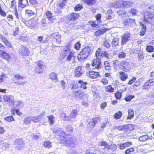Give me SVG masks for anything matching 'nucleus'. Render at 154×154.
Returning <instances> with one entry per match:
<instances>
[{
	"mask_svg": "<svg viewBox=\"0 0 154 154\" xmlns=\"http://www.w3.org/2000/svg\"><path fill=\"white\" fill-rule=\"evenodd\" d=\"M134 129V125L131 124L125 125V131H130L133 130Z\"/></svg>",
	"mask_w": 154,
	"mask_h": 154,
	"instance_id": "34",
	"label": "nucleus"
},
{
	"mask_svg": "<svg viewBox=\"0 0 154 154\" xmlns=\"http://www.w3.org/2000/svg\"><path fill=\"white\" fill-rule=\"evenodd\" d=\"M112 44L115 46H117L119 44V39L117 38H113L112 42Z\"/></svg>",
	"mask_w": 154,
	"mask_h": 154,
	"instance_id": "59",
	"label": "nucleus"
},
{
	"mask_svg": "<svg viewBox=\"0 0 154 154\" xmlns=\"http://www.w3.org/2000/svg\"><path fill=\"white\" fill-rule=\"evenodd\" d=\"M78 115V111L76 109H72L69 116V119L75 118Z\"/></svg>",
	"mask_w": 154,
	"mask_h": 154,
	"instance_id": "25",
	"label": "nucleus"
},
{
	"mask_svg": "<svg viewBox=\"0 0 154 154\" xmlns=\"http://www.w3.org/2000/svg\"><path fill=\"white\" fill-rule=\"evenodd\" d=\"M126 56V53L123 51L119 52L118 55V57L119 59H124L125 57Z\"/></svg>",
	"mask_w": 154,
	"mask_h": 154,
	"instance_id": "49",
	"label": "nucleus"
},
{
	"mask_svg": "<svg viewBox=\"0 0 154 154\" xmlns=\"http://www.w3.org/2000/svg\"><path fill=\"white\" fill-rule=\"evenodd\" d=\"M48 121L50 125H53L54 123V117L52 115H51L47 116Z\"/></svg>",
	"mask_w": 154,
	"mask_h": 154,
	"instance_id": "45",
	"label": "nucleus"
},
{
	"mask_svg": "<svg viewBox=\"0 0 154 154\" xmlns=\"http://www.w3.org/2000/svg\"><path fill=\"white\" fill-rule=\"evenodd\" d=\"M38 117L37 116L31 117L32 121L35 123L39 122L40 120Z\"/></svg>",
	"mask_w": 154,
	"mask_h": 154,
	"instance_id": "50",
	"label": "nucleus"
},
{
	"mask_svg": "<svg viewBox=\"0 0 154 154\" xmlns=\"http://www.w3.org/2000/svg\"><path fill=\"white\" fill-rule=\"evenodd\" d=\"M30 4L34 6H37L38 5V0H29Z\"/></svg>",
	"mask_w": 154,
	"mask_h": 154,
	"instance_id": "57",
	"label": "nucleus"
},
{
	"mask_svg": "<svg viewBox=\"0 0 154 154\" xmlns=\"http://www.w3.org/2000/svg\"><path fill=\"white\" fill-rule=\"evenodd\" d=\"M99 145L100 146H103L105 147V148L108 149H111L112 148L111 146H113L112 145H109L107 142L104 141L100 142Z\"/></svg>",
	"mask_w": 154,
	"mask_h": 154,
	"instance_id": "29",
	"label": "nucleus"
},
{
	"mask_svg": "<svg viewBox=\"0 0 154 154\" xmlns=\"http://www.w3.org/2000/svg\"><path fill=\"white\" fill-rule=\"evenodd\" d=\"M38 21V18L35 17L30 18L28 21L23 19L22 22L28 27L32 29L36 26Z\"/></svg>",
	"mask_w": 154,
	"mask_h": 154,
	"instance_id": "6",
	"label": "nucleus"
},
{
	"mask_svg": "<svg viewBox=\"0 0 154 154\" xmlns=\"http://www.w3.org/2000/svg\"><path fill=\"white\" fill-rule=\"evenodd\" d=\"M30 53L28 48L26 46L24 47V49L21 50L20 51V54L23 56H28Z\"/></svg>",
	"mask_w": 154,
	"mask_h": 154,
	"instance_id": "24",
	"label": "nucleus"
},
{
	"mask_svg": "<svg viewBox=\"0 0 154 154\" xmlns=\"http://www.w3.org/2000/svg\"><path fill=\"white\" fill-rule=\"evenodd\" d=\"M6 18L8 21L11 22L14 19L13 16L11 14H9L7 16Z\"/></svg>",
	"mask_w": 154,
	"mask_h": 154,
	"instance_id": "62",
	"label": "nucleus"
},
{
	"mask_svg": "<svg viewBox=\"0 0 154 154\" xmlns=\"http://www.w3.org/2000/svg\"><path fill=\"white\" fill-rule=\"evenodd\" d=\"M43 145L44 147L48 149L51 148L52 146L51 142L49 141H44L43 142Z\"/></svg>",
	"mask_w": 154,
	"mask_h": 154,
	"instance_id": "40",
	"label": "nucleus"
},
{
	"mask_svg": "<svg viewBox=\"0 0 154 154\" xmlns=\"http://www.w3.org/2000/svg\"><path fill=\"white\" fill-rule=\"evenodd\" d=\"M78 82L80 85V88L84 90L87 89V87L86 85L88 84L87 82H84L82 80H80L78 81Z\"/></svg>",
	"mask_w": 154,
	"mask_h": 154,
	"instance_id": "32",
	"label": "nucleus"
},
{
	"mask_svg": "<svg viewBox=\"0 0 154 154\" xmlns=\"http://www.w3.org/2000/svg\"><path fill=\"white\" fill-rule=\"evenodd\" d=\"M129 12L130 13L132 16H135L137 15V9L134 8H131Z\"/></svg>",
	"mask_w": 154,
	"mask_h": 154,
	"instance_id": "51",
	"label": "nucleus"
},
{
	"mask_svg": "<svg viewBox=\"0 0 154 154\" xmlns=\"http://www.w3.org/2000/svg\"><path fill=\"white\" fill-rule=\"evenodd\" d=\"M137 79V78L135 76H133L131 79L129 80L128 82V84L129 85H131L133 83L136 82Z\"/></svg>",
	"mask_w": 154,
	"mask_h": 154,
	"instance_id": "58",
	"label": "nucleus"
},
{
	"mask_svg": "<svg viewBox=\"0 0 154 154\" xmlns=\"http://www.w3.org/2000/svg\"><path fill=\"white\" fill-rule=\"evenodd\" d=\"M7 122H10L12 121H14L15 119L12 116H9L6 117L4 119Z\"/></svg>",
	"mask_w": 154,
	"mask_h": 154,
	"instance_id": "48",
	"label": "nucleus"
},
{
	"mask_svg": "<svg viewBox=\"0 0 154 154\" xmlns=\"http://www.w3.org/2000/svg\"><path fill=\"white\" fill-rule=\"evenodd\" d=\"M88 75L90 78L92 79L97 78L100 76V72L93 70H90L88 72Z\"/></svg>",
	"mask_w": 154,
	"mask_h": 154,
	"instance_id": "15",
	"label": "nucleus"
},
{
	"mask_svg": "<svg viewBox=\"0 0 154 154\" xmlns=\"http://www.w3.org/2000/svg\"><path fill=\"white\" fill-rule=\"evenodd\" d=\"M109 30L108 28H104L102 29H99L94 32V35L98 36L105 33L107 30Z\"/></svg>",
	"mask_w": 154,
	"mask_h": 154,
	"instance_id": "27",
	"label": "nucleus"
},
{
	"mask_svg": "<svg viewBox=\"0 0 154 154\" xmlns=\"http://www.w3.org/2000/svg\"><path fill=\"white\" fill-rule=\"evenodd\" d=\"M146 50L147 52L152 53L154 51V48L152 46L147 45L146 47Z\"/></svg>",
	"mask_w": 154,
	"mask_h": 154,
	"instance_id": "42",
	"label": "nucleus"
},
{
	"mask_svg": "<svg viewBox=\"0 0 154 154\" xmlns=\"http://www.w3.org/2000/svg\"><path fill=\"white\" fill-rule=\"evenodd\" d=\"M5 45L8 48H11L12 47V45L8 40L4 43Z\"/></svg>",
	"mask_w": 154,
	"mask_h": 154,
	"instance_id": "64",
	"label": "nucleus"
},
{
	"mask_svg": "<svg viewBox=\"0 0 154 154\" xmlns=\"http://www.w3.org/2000/svg\"><path fill=\"white\" fill-rule=\"evenodd\" d=\"M122 112L120 111H118L114 114L113 117L115 119L118 120L122 118Z\"/></svg>",
	"mask_w": 154,
	"mask_h": 154,
	"instance_id": "36",
	"label": "nucleus"
},
{
	"mask_svg": "<svg viewBox=\"0 0 154 154\" xmlns=\"http://www.w3.org/2000/svg\"><path fill=\"white\" fill-rule=\"evenodd\" d=\"M45 15L48 20L51 21V23L53 22L54 20H55V19L54 18L53 14L50 11H47L45 12Z\"/></svg>",
	"mask_w": 154,
	"mask_h": 154,
	"instance_id": "19",
	"label": "nucleus"
},
{
	"mask_svg": "<svg viewBox=\"0 0 154 154\" xmlns=\"http://www.w3.org/2000/svg\"><path fill=\"white\" fill-rule=\"evenodd\" d=\"M112 11L111 10H109L107 11V16L106 17L107 20L111 19L112 17Z\"/></svg>",
	"mask_w": 154,
	"mask_h": 154,
	"instance_id": "55",
	"label": "nucleus"
},
{
	"mask_svg": "<svg viewBox=\"0 0 154 154\" xmlns=\"http://www.w3.org/2000/svg\"><path fill=\"white\" fill-rule=\"evenodd\" d=\"M100 119V117H98L93 118L91 119V121L88 124V127L93 128L97 124Z\"/></svg>",
	"mask_w": 154,
	"mask_h": 154,
	"instance_id": "17",
	"label": "nucleus"
},
{
	"mask_svg": "<svg viewBox=\"0 0 154 154\" xmlns=\"http://www.w3.org/2000/svg\"><path fill=\"white\" fill-rule=\"evenodd\" d=\"M24 77L18 74H15L13 78V81L15 84L19 85L20 87L23 86L27 82L26 81H20L22 80Z\"/></svg>",
	"mask_w": 154,
	"mask_h": 154,
	"instance_id": "7",
	"label": "nucleus"
},
{
	"mask_svg": "<svg viewBox=\"0 0 154 154\" xmlns=\"http://www.w3.org/2000/svg\"><path fill=\"white\" fill-rule=\"evenodd\" d=\"M83 8V6L81 4H78L76 5L74 8L75 11H79L81 10Z\"/></svg>",
	"mask_w": 154,
	"mask_h": 154,
	"instance_id": "54",
	"label": "nucleus"
},
{
	"mask_svg": "<svg viewBox=\"0 0 154 154\" xmlns=\"http://www.w3.org/2000/svg\"><path fill=\"white\" fill-rule=\"evenodd\" d=\"M117 13L120 16H122L126 14L127 11L124 10H120Z\"/></svg>",
	"mask_w": 154,
	"mask_h": 154,
	"instance_id": "63",
	"label": "nucleus"
},
{
	"mask_svg": "<svg viewBox=\"0 0 154 154\" xmlns=\"http://www.w3.org/2000/svg\"><path fill=\"white\" fill-rule=\"evenodd\" d=\"M140 25L143 27L140 32V35L141 36L145 34L146 31V26L144 24L141 23H140Z\"/></svg>",
	"mask_w": 154,
	"mask_h": 154,
	"instance_id": "33",
	"label": "nucleus"
},
{
	"mask_svg": "<svg viewBox=\"0 0 154 154\" xmlns=\"http://www.w3.org/2000/svg\"><path fill=\"white\" fill-rule=\"evenodd\" d=\"M88 23L92 27L97 28L98 27V24L94 21H90Z\"/></svg>",
	"mask_w": 154,
	"mask_h": 154,
	"instance_id": "56",
	"label": "nucleus"
},
{
	"mask_svg": "<svg viewBox=\"0 0 154 154\" xmlns=\"http://www.w3.org/2000/svg\"><path fill=\"white\" fill-rule=\"evenodd\" d=\"M143 20L152 25H154V14L147 11L144 13Z\"/></svg>",
	"mask_w": 154,
	"mask_h": 154,
	"instance_id": "5",
	"label": "nucleus"
},
{
	"mask_svg": "<svg viewBox=\"0 0 154 154\" xmlns=\"http://www.w3.org/2000/svg\"><path fill=\"white\" fill-rule=\"evenodd\" d=\"M28 0H18V7L23 8L29 5Z\"/></svg>",
	"mask_w": 154,
	"mask_h": 154,
	"instance_id": "18",
	"label": "nucleus"
},
{
	"mask_svg": "<svg viewBox=\"0 0 154 154\" xmlns=\"http://www.w3.org/2000/svg\"><path fill=\"white\" fill-rule=\"evenodd\" d=\"M72 45L71 42H69L65 46L63 49V52L60 54V57L62 59L66 58V61H69L76 58L75 53L74 51H70V48Z\"/></svg>",
	"mask_w": 154,
	"mask_h": 154,
	"instance_id": "1",
	"label": "nucleus"
},
{
	"mask_svg": "<svg viewBox=\"0 0 154 154\" xmlns=\"http://www.w3.org/2000/svg\"><path fill=\"white\" fill-rule=\"evenodd\" d=\"M114 97L116 100H120L122 97V92L117 90L114 93Z\"/></svg>",
	"mask_w": 154,
	"mask_h": 154,
	"instance_id": "35",
	"label": "nucleus"
},
{
	"mask_svg": "<svg viewBox=\"0 0 154 154\" xmlns=\"http://www.w3.org/2000/svg\"><path fill=\"white\" fill-rule=\"evenodd\" d=\"M52 36L53 41L56 43L60 44L61 42L62 36L59 32L52 33L51 34Z\"/></svg>",
	"mask_w": 154,
	"mask_h": 154,
	"instance_id": "9",
	"label": "nucleus"
},
{
	"mask_svg": "<svg viewBox=\"0 0 154 154\" xmlns=\"http://www.w3.org/2000/svg\"><path fill=\"white\" fill-rule=\"evenodd\" d=\"M134 4V2L128 1H122L120 2V7L123 8L131 7Z\"/></svg>",
	"mask_w": 154,
	"mask_h": 154,
	"instance_id": "16",
	"label": "nucleus"
},
{
	"mask_svg": "<svg viewBox=\"0 0 154 154\" xmlns=\"http://www.w3.org/2000/svg\"><path fill=\"white\" fill-rule=\"evenodd\" d=\"M31 121H32L31 117H26L24 120V123L26 125H28L30 123Z\"/></svg>",
	"mask_w": 154,
	"mask_h": 154,
	"instance_id": "53",
	"label": "nucleus"
},
{
	"mask_svg": "<svg viewBox=\"0 0 154 154\" xmlns=\"http://www.w3.org/2000/svg\"><path fill=\"white\" fill-rule=\"evenodd\" d=\"M59 116L61 118L63 119L64 120L66 121L67 120V116L64 112H61L59 115Z\"/></svg>",
	"mask_w": 154,
	"mask_h": 154,
	"instance_id": "60",
	"label": "nucleus"
},
{
	"mask_svg": "<svg viewBox=\"0 0 154 154\" xmlns=\"http://www.w3.org/2000/svg\"><path fill=\"white\" fill-rule=\"evenodd\" d=\"M135 97L134 95H126L124 99L127 102H130Z\"/></svg>",
	"mask_w": 154,
	"mask_h": 154,
	"instance_id": "37",
	"label": "nucleus"
},
{
	"mask_svg": "<svg viewBox=\"0 0 154 154\" xmlns=\"http://www.w3.org/2000/svg\"><path fill=\"white\" fill-rule=\"evenodd\" d=\"M17 149L20 150L23 147L24 144L22 139H19L17 140Z\"/></svg>",
	"mask_w": 154,
	"mask_h": 154,
	"instance_id": "26",
	"label": "nucleus"
},
{
	"mask_svg": "<svg viewBox=\"0 0 154 154\" xmlns=\"http://www.w3.org/2000/svg\"><path fill=\"white\" fill-rule=\"evenodd\" d=\"M95 56L97 58H103L104 57L108 58L109 57V54L106 51H103L100 48H98L95 53Z\"/></svg>",
	"mask_w": 154,
	"mask_h": 154,
	"instance_id": "10",
	"label": "nucleus"
},
{
	"mask_svg": "<svg viewBox=\"0 0 154 154\" xmlns=\"http://www.w3.org/2000/svg\"><path fill=\"white\" fill-rule=\"evenodd\" d=\"M59 136L60 143L67 146H70L72 147L75 146V143L74 140L70 138L67 139L66 137V134L64 131H61Z\"/></svg>",
	"mask_w": 154,
	"mask_h": 154,
	"instance_id": "2",
	"label": "nucleus"
},
{
	"mask_svg": "<svg viewBox=\"0 0 154 154\" xmlns=\"http://www.w3.org/2000/svg\"><path fill=\"white\" fill-rule=\"evenodd\" d=\"M135 151V149L134 147H130L127 149L125 151V154H131Z\"/></svg>",
	"mask_w": 154,
	"mask_h": 154,
	"instance_id": "43",
	"label": "nucleus"
},
{
	"mask_svg": "<svg viewBox=\"0 0 154 154\" xmlns=\"http://www.w3.org/2000/svg\"><path fill=\"white\" fill-rule=\"evenodd\" d=\"M104 68L106 70L110 71L111 70V66L108 61H105L104 62Z\"/></svg>",
	"mask_w": 154,
	"mask_h": 154,
	"instance_id": "41",
	"label": "nucleus"
},
{
	"mask_svg": "<svg viewBox=\"0 0 154 154\" xmlns=\"http://www.w3.org/2000/svg\"><path fill=\"white\" fill-rule=\"evenodd\" d=\"M150 139L147 135H144L140 137L139 139L141 141H144Z\"/></svg>",
	"mask_w": 154,
	"mask_h": 154,
	"instance_id": "47",
	"label": "nucleus"
},
{
	"mask_svg": "<svg viewBox=\"0 0 154 154\" xmlns=\"http://www.w3.org/2000/svg\"><path fill=\"white\" fill-rule=\"evenodd\" d=\"M134 116V112L133 110L131 109H129L128 110V115L127 117V119H132Z\"/></svg>",
	"mask_w": 154,
	"mask_h": 154,
	"instance_id": "39",
	"label": "nucleus"
},
{
	"mask_svg": "<svg viewBox=\"0 0 154 154\" xmlns=\"http://www.w3.org/2000/svg\"><path fill=\"white\" fill-rule=\"evenodd\" d=\"M37 66L35 68V72L38 74L44 72L46 69V66L45 63L42 60H39L35 62Z\"/></svg>",
	"mask_w": 154,
	"mask_h": 154,
	"instance_id": "4",
	"label": "nucleus"
},
{
	"mask_svg": "<svg viewBox=\"0 0 154 154\" xmlns=\"http://www.w3.org/2000/svg\"><path fill=\"white\" fill-rule=\"evenodd\" d=\"M91 66L94 69H99L101 68V59L99 57L93 59L91 62Z\"/></svg>",
	"mask_w": 154,
	"mask_h": 154,
	"instance_id": "11",
	"label": "nucleus"
},
{
	"mask_svg": "<svg viewBox=\"0 0 154 154\" xmlns=\"http://www.w3.org/2000/svg\"><path fill=\"white\" fill-rule=\"evenodd\" d=\"M26 13L29 17H31L34 15H35L36 14L34 11L30 9H27L25 11Z\"/></svg>",
	"mask_w": 154,
	"mask_h": 154,
	"instance_id": "44",
	"label": "nucleus"
},
{
	"mask_svg": "<svg viewBox=\"0 0 154 154\" xmlns=\"http://www.w3.org/2000/svg\"><path fill=\"white\" fill-rule=\"evenodd\" d=\"M119 74L120 79L122 81H125L128 79V75L125 72L121 71L119 72Z\"/></svg>",
	"mask_w": 154,
	"mask_h": 154,
	"instance_id": "20",
	"label": "nucleus"
},
{
	"mask_svg": "<svg viewBox=\"0 0 154 154\" xmlns=\"http://www.w3.org/2000/svg\"><path fill=\"white\" fill-rule=\"evenodd\" d=\"M50 78L53 80H56L57 79V75L54 72L51 73L49 75Z\"/></svg>",
	"mask_w": 154,
	"mask_h": 154,
	"instance_id": "61",
	"label": "nucleus"
},
{
	"mask_svg": "<svg viewBox=\"0 0 154 154\" xmlns=\"http://www.w3.org/2000/svg\"><path fill=\"white\" fill-rule=\"evenodd\" d=\"M79 17V14L72 12L68 15L67 19L69 21H73L78 19Z\"/></svg>",
	"mask_w": 154,
	"mask_h": 154,
	"instance_id": "14",
	"label": "nucleus"
},
{
	"mask_svg": "<svg viewBox=\"0 0 154 154\" xmlns=\"http://www.w3.org/2000/svg\"><path fill=\"white\" fill-rule=\"evenodd\" d=\"M121 66L120 69L125 71V70H127L126 69V67L128 66L129 63V62L126 61V60H122L121 61Z\"/></svg>",
	"mask_w": 154,
	"mask_h": 154,
	"instance_id": "28",
	"label": "nucleus"
},
{
	"mask_svg": "<svg viewBox=\"0 0 154 154\" xmlns=\"http://www.w3.org/2000/svg\"><path fill=\"white\" fill-rule=\"evenodd\" d=\"M131 35L130 32H125L121 36V44L124 45L126 44L127 42L131 40Z\"/></svg>",
	"mask_w": 154,
	"mask_h": 154,
	"instance_id": "8",
	"label": "nucleus"
},
{
	"mask_svg": "<svg viewBox=\"0 0 154 154\" xmlns=\"http://www.w3.org/2000/svg\"><path fill=\"white\" fill-rule=\"evenodd\" d=\"M82 74V67L81 66H78L76 67L75 70L74 75L77 77H79Z\"/></svg>",
	"mask_w": 154,
	"mask_h": 154,
	"instance_id": "21",
	"label": "nucleus"
},
{
	"mask_svg": "<svg viewBox=\"0 0 154 154\" xmlns=\"http://www.w3.org/2000/svg\"><path fill=\"white\" fill-rule=\"evenodd\" d=\"M121 61L116 60L113 62V65L114 68L116 69H117L118 68L120 69Z\"/></svg>",
	"mask_w": 154,
	"mask_h": 154,
	"instance_id": "31",
	"label": "nucleus"
},
{
	"mask_svg": "<svg viewBox=\"0 0 154 154\" xmlns=\"http://www.w3.org/2000/svg\"><path fill=\"white\" fill-rule=\"evenodd\" d=\"M4 100L5 102H8L9 103H12L14 102L13 100L11 99L9 96H5L4 97Z\"/></svg>",
	"mask_w": 154,
	"mask_h": 154,
	"instance_id": "46",
	"label": "nucleus"
},
{
	"mask_svg": "<svg viewBox=\"0 0 154 154\" xmlns=\"http://www.w3.org/2000/svg\"><path fill=\"white\" fill-rule=\"evenodd\" d=\"M135 22L134 20L131 18H127L123 21V23L125 26H131Z\"/></svg>",
	"mask_w": 154,
	"mask_h": 154,
	"instance_id": "23",
	"label": "nucleus"
},
{
	"mask_svg": "<svg viewBox=\"0 0 154 154\" xmlns=\"http://www.w3.org/2000/svg\"><path fill=\"white\" fill-rule=\"evenodd\" d=\"M105 88L106 92L109 93H112L114 91V88L111 85L106 86L105 87Z\"/></svg>",
	"mask_w": 154,
	"mask_h": 154,
	"instance_id": "38",
	"label": "nucleus"
},
{
	"mask_svg": "<svg viewBox=\"0 0 154 154\" xmlns=\"http://www.w3.org/2000/svg\"><path fill=\"white\" fill-rule=\"evenodd\" d=\"M83 2L88 6H91L96 3V0H82Z\"/></svg>",
	"mask_w": 154,
	"mask_h": 154,
	"instance_id": "30",
	"label": "nucleus"
},
{
	"mask_svg": "<svg viewBox=\"0 0 154 154\" xmlns=\"http://www.w3.org/2000/svg\"><path fill=\"white\" fill-rule=\"evenodd\" d=\"M75 97L76 98H79L82 99L83 97L85 95L83 91H77L74 92Z\"/></svg>",
	"mask_w": 154,
	"mask_h": 154,
	"instance_id": "22",
	"label": "nucleus"
},
{
	"mask_svg": "<svg viewBox=\"0 0 154 154\" xmlns=\"http://www.w3.org/2000/svg\"><path fill=\"white\" fill-rule=\"evenodd\" d=\"M92 50L90 47L86 46L82 49L78 55V59L79 61H82L87 58L92 54Z\"/></svg>",
	"mask_w": 154,
	"mask_h": 154,
	"instance_id": "3",
	"label": "nucleus"
},
{
	"mask_svg": "<svg viewBox=\"0 0 154 154\" xmlns=\"http://www.w3.org/2000/svg\"><path fill=\"white\" fill-rule=\"evenodd\" d=\"M0 57L8 62L11 60V57L10 54L5 51L2 50H0Z\"/></svg>",
	"mask_w": 154,
	"mask_h": 154,
	"instance_id": "12",
	"label": "nucleus"
},
{
	"mask_svg": "<svg viewBox=\"0 0 154 154\" xmlns=\"http://www.w3.org/2000/svg\"><path fill=\"white\" fill-rule=\"evenodd\" d=\"M154 86V78L149 79L145 83L142 87L143 89L147 90L150 88L151 87Z\"/></svg>",
	"mask_w": 154,
	"mask_h": 154,
	"instance_id": "13",
	"label": "nucleus"
},
{
	"mask_svg": "<svg viewBox=\"0 0 154 154\" xmlns=\"http://www.w3.org/2000/svg\"><path fill=\"white\" fill-rule=\"evenodd\" d=\"M81 44L79 41H78L75 43L74 45V48L77 51H79L81 46Z\"/></svg>",
	"mask_w": 154,
	"mask_h": 154,
	"instance_id": "52",
	"label": "nucleus"
}]
</instances>
